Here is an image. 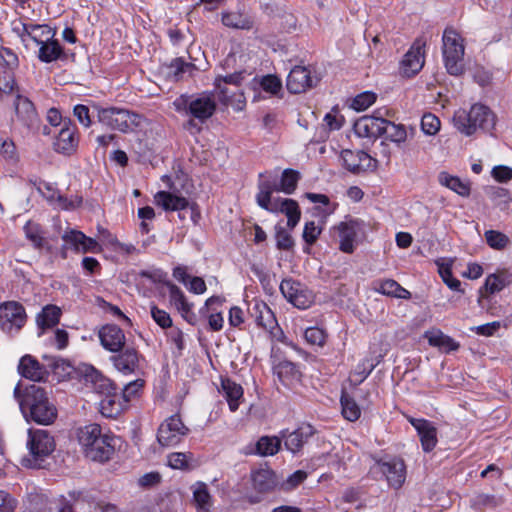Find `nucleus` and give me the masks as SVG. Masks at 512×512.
Segmentation results:
<instances>
[{
	"label": "nucleus",
	"mask_w": 512,
	"mask_h": 512,
	"mask_svg": "<svg viewBox=\"0 0 512 512\" xmlns=\"http://www.w3.org/2000/svg\"><path fill=\"white\" fill-rule=\"evenodd\" d=\"M18 56L8 48L2 47V103L7 110L14 112L12 122L18 121L26 127L32 126L38 120L34 103L23 93L17 84L15 70L18 69Z\"/></svg>",
	"instance_id": "f257e3e1"
},
{
	"label": "nucleus",
	"mask_w": 512,
	"mask_h": 512,
	"mask_svg": "<svg viewBox=\"0 0 512 512\" xmlns=\"http://www.w3.org/2000/svg\"><path fill=\"white\" fill-rule=\"evenodd\" d=\"M13 394L27 421L50 425L57 419V407L50 400L49 393L44 387L30 384L22 388L17 384Z\"/></svg>",
	"instance_id": "f03ea898"
},
{
	"label": "nucleus",
	"mask_w": 512,
	"mask_h": 512,
	"mask_svg": "<svg viewBox=\"0 0 512 512\" xmlns=\"http://www.w3.org/2000/svg\"><path fill=\"white\" fill-rule=\"evenodd\" d=\"M78 440L87 458L105 462L114 453L116 438L103 433L99 424L93 423L79 429Z\"/></svg>",
	"instance_id": "7ed1b4c3"
},
{
	"label": "nucleus",
	"mask_w": 512,
	"mask_h": 512,
	"mask_svg": "<svg viewBox=\"0 0 512 512\" xmlns=\"http://www.w3.org/2000/svg\"><path fill=\"white\" fill-rule=\"evenodd\" d=\"M453 124L465 136H472L477 130L491 133L496 125V115L489 107L477 103L468 111L457 110L453 116Z\"/></svg>",
	"instance_id": "20e7f679"
},
{
	"label": "nucleus",
	"mask_w": 512,
	"mask_h": 512,
	"mask_svg": "<svg viewBox=\"0 0 512 512\" xmlns=\"http://www.w3.org/2000/svg\"><path fill=\"white\" fill-rule=\"evenodd\" d=\"M178 113L190 116L188 125H194V120L204 123L216 111V101L212 94L199 93L196 95H181L173 102Z\"/></svg>",
	"instance_id": "39448f33"
},
{
	"label": "nucleus",
	"mask_w": 512,
	"mask_h": 512,
	"mask_svg": "<svg viewBox=\"0 0 512 512\" xmlns=\"http://www.w3.org/2000/svg\"><path fill=\"white\" fill-rule=\"evenodd\" d=\"M465 44L461 34L453 27H446L442 36V55L447 72L453 76L463 74Z\"/></svg>",
	"instance_id": "423d86ee"
},
{
	"label": "nucleus",
	"mask_w": 512,
	"mask_h": 512,
	"mask_svg": "<svg viewBox=\"0 0 512 512\" xmlns=\"http://www.w3.org/2000/svg\"><path fill=\"white\" fill-rule=\"evenodd\" d=\"M97 116L103 125L123 133L142 129L147 122L142 115L117 107L98 108Z\"/></svg>",
	"instance_id": "0eeeda50"
},
{
	"label": "nucleus",
	"mask_w": 512,
	"mask_h": 512,
	"mask_svg": "<svg viewBox=\"0 0 512 512\" xmlns=\"http://www.w3.org/2000/svg\"><path fill=\"white\" fill-rule=\"evenodd\" d=\"M27 448L29 458L24 459L25 465L31 468H42L43 461L54 451V439L46 430L29 429Z\"/></svg>",
	"instance_id": "6e6552de"
},
{
	"label": "nucleus",
	"mask_w": 512,
	"mask_h": 512,
	"mask_svg": "<svg viewBox=\"0 0 512 512\" xmlns=\"http://www.w3.org/2000/svg\"><path fill=\"white\" fill-rule=\"evenodd\" d=\"M189 432L190 429L183 423L180 415H171L160 424L157 441L163 447H174L180 444Z\"/></svg>",
	"instance_id": "1a4fd4ad"
},
{
	"label": "nucleus",
	"mask_w": 512,
	"mask_h": 512,
	"mask_svg": "<svg viewBox=\"0 0 512 512\" xmlns=\"http://www.w3.org/2000/svg\"><path fill=\"white\" fill-rule=\"evenodd\" d=\"M169 188L170 191H159L154 195L155 204L165 211H182L189 208L191 220L197 223L200 217L197 204L178 194L171 185Z\"/></svg>",
	"instance_id": "9d476101"
},
{
	"label": "nucleus",
	"mask_w": 512,
	"mask_h": 512,
	"mask_svg": "<svg viewBox=\"0 0 512 512\" xmlns=\"http://www.w3.org/2000/svg\"><path fill=\"white\" fill-rule=\"evenodd\" d=\"M249 312L259 327L266 330L273 339H280L283 333L278 326L274 313L265 302L252 301L249 305Z\"/></svg>",
	"instance_id": "9b49d317"
},
{
	"label": "nucleus",
	"mask_w": 512,
	"mask_h": 512,
	"mask_svg": "<svg viewBox=\"0 0 512 512\" xmlns=\"http://www.w3.org/2000/svg\"><path fill=\"white\" fill-rule=\"evenodd\" d=\"M425 46L426 40L418 37L404 55L401 64L400 72L406 77L416 75L424 66L425 62Z\"/></svg>",
	"instance_id": "f8f14e48"
},
{
	"label": "nucleus",
	"mask_w": 512,
	"mask_h": 512,
	"mask_svg": "<svg viewBox=\"0 0 512 512\" xmlns=\"http://www.w3.org/2000/svg\"><path fill=\"white\" fill-rule=\"evenodd\" d=\"M27 315L22 304L16 301L2 303V331L14 335L25 325Z\"/></svg>",
	"instance_id": "ddd939ff"
},
{
	"label": "nucleus",
	"mask_w": 512,
	"mask_h": 512,
	"mask_svg": "<svg viewBox=\"0 0 512 512\" xmlns=\"http://www.w3.org/2000/svg\"><path fill=\"white\" fill-rule=\"evenodd\" d=\"M280 290L287 301L299 309H307L313 303L312 293L298 281L284 279Z\"/></svg>",
	"instance_id": "4468645a"
},
{
	"label": "nucleus",
	"mask_w": 512,
	"mask_h": 512,
	"mask_svg": "<svg viewBox=\"0 0 512 512\" xmlns=\"http://www.w3.org/2000/svg\"><path fill=\"white\" fill-rule=\"evenodd\" d=\"M79 374L83 385L98 394L108 395L117 388L106 377H104L98 370L90 365H85L79 369Z\"/></svg>",
	"instance_id": "2eb2a0df"
},
{
	"label": "nucleus",
	"mask_w": 512,
	"mask_h": 512,
	"mask_svg": "<svg viewBox=\"0 0 512 512\" xmlns=\"http://www.w3.org/2000/svg\"><path fill=\"white\" fill-rule=\"evenodd\" d=\"M380 472L386 477L390 487L399 489L406 479V465L400 458L377 462Z\"/></svg>",
	"instance_id": "dca6fc26"
},
{
	"label": "nucleus",
	"mask_w": 512,
	"mask_h": 512,
	"mask_svg": "<svg viewBox=\"0 0 512 512\" xmlns=\"http://www.w3.org/2000/svg\"><path fill=\"white\" fill-rule=\"evenodd\" d=\"M315 433V430L310 424H302L296 430L289 432L287 430L280 432L281 440H284L285 448L293 454L298 453L307 443L310 437Z\"/></svg>",
	"instance_id": "f3484780"
},
{
	"label": "nucleus",
	"mask_w": 512,
	"mask_h": 512,
	"mask_svg": "<svg viewBox=\"0 0 512 512\" xmlns=\"http://www.w3.org/2000/svg\"><path fill=\"white\" fill-rule=\"evenodd\" d=\"M317 81L308 68L295 66L287 76L286 87L289 92L299 94L315 86Z\"/></svg>",
	"instance_id": "a211bd4d"
},
{
	"label": "nucleus",
	"mask_w": 512,
	"mask_h": 512,
	"mask_svg": "<svg viewBox=\"0 0 512 512\" xmlns=\"http://www.w3.org/2000/svg\"><path fill=\"white\" fill-rule=\"evenodd\" d=\"M258 193L256 195L257 204L272 213H282L285 207L286 198H272L274 192V183L270 181H261L258 185Z\"/></svg>",
	"instance_id": "6ab92c4d"
},
{
	"label": "nucleus",
	"mask_w": 512,
	"mask_h": 512,
	"mask_svg": "<svg viewBox=\"0 0 512 512\" xmlns=\"http://www.w3.org/2000/svg\"><path fill=\"white\" fill-rule=\"evenodd\" d=\"M98 337L104 349L119 352L125 347L126 337L123 330L115 324H106L98 332Z\"/></svg>",
	"instance_id": "aec40b11"
},
{
	"label": "nucleus",
	"mask_w": 512,
	"mask_h": 512,
	"mask_svg": "<svg viewBox=\"0 0 512 512\" xmlns=\"http://www.w3.org/2000/svg\"><path fill=\"white\" fill-rule=\"evenodd\" d=\"M110 361L113 366L124 374H131L138 368L139 354L133 347H124L119 352H113Z\"/></svg>",
	"instance_id": "412c9836"
},
{
	"label": "nucleus",
	"mask_w": 512,
	"mask_h": 512,
	"mask_svg": "<svg viewBox=\"0 0 512 512\" xmlns=\"http://www.w3.org/2000/svg\"><path fill=\"white\" fill-rule=\"evenodd\" d=\"M409 422L418 433L422 449L425 452L432 451L438 442L437 429L433 423L422 418H409Z\"/></svg>",
	"instance_id": "4be33fe9"
},
{
	"label": "nucleus",
	"mask_w": 512,
	"mask_h": 512,
	"mask_svg": "<svg viewBox=\"0 0 512 512\" xmlns=\"http://www.w3.org/2000/svg\"><path fill=\"white\" fill-rule=\"evenodd\" d=\"M18 370L24 378L34 382H45L50 375L47 368L31 355L20 359Z\"/></svg>",
	"instance_id": "5701e85b"
},
{
	"label": "nucleus",
	"mask_w": 512,
	"mask_h": 512,
	"mask_svg": "<svg viewBox=\"0 0 512 512\" xmlns=\"http://www.w3.org/2000/svg\"><path fill=\"white\" fill-rule=\"evenodd\" d=\"M341 160L344 167L353 173H360L372 167L373 159L364 151L343 150Z\"/></svg>",
	"instance_id": "b1692460"
},
{
	"label": "nucleus",
	"mask_w": 512,
	"mask_h": 512,
	"mask_svg": "<svg viewBox=\"0 0 512 512\" xmlns=\"http://www.w3.org/2000/svg\"><path fill=\"white\" fill-rule=\"evenodd\" d=\"M75 131L76 128L74 126L64 123L54 141V149L59 153L71 154L76 149L78 143Z\"/></svg>",
	"instance_id": "393cba45"
},
{
	"label": "nucleus",
	"mask_w": 512,
	"mask_h": 512,
	"mask_svg": "<svg viewBox=\"0 0 512 512\" xmlns=\"http://www.w3.org/2000/svg\"><path fill=\"white\" fill-rule=\"evenodd\" d=\"M381 116H364L358 119L354 124L355 133L359 137L377 138L381 136Z\"/></svg>",
	"instance_id": "a878e982"
},
{
	"label": "nucleus",
	"mask_w": 512,
	"mask_h": 512,
	"mask_svg": "<svg viewBox=\"0 0 512 512\" xmlns=\"http://www.w3.org/2000/svg\"><path fill=\"white\" fill-rule=\"evenodd\" d=\"M126 406L117 390L104 396L99 403L101 414L107 418H116Z\"/></svg>",
	"instance_id": "bb28decb"
},
{
	"label": "nucleus",
	"mask_w": 512,
	"mask_h": 512,
	"mask_svg": "<svg viewBox=\"0 0 512 512\" xmlns=\"http://www.w3.org/2000/svg\"><path fill=\"white\" fill-rule=\"evenodd\" d=\"M425 338L431 346L437 347L446 353L456 351L460 347L458 342H456L452 337L444 334L439 329L426 331Z\"/></svg>",
	"instance_id": "cd10ccee"
},
{
	"label": "nucleus",
	"mask_w": 512,
	"mask_h": 512,
	"mask_svg": "<svg viewBox=\"0 0 512 512\" xmlns=\"http://www.w3.org/2000/svg\"><path fill=\"white\" fill-rule=\"evenodd\" d=\"M63 239L67 243H71L78 250H82L83 252H98L100 250V246L96 240L93 238L87 237L84 233L76 230H71L67 232Z\"/></svg>",
	"instance_id": "c85d7f7f"
},
{
	"label": "nucleus",
	"mask_w": 512,
	"mask_h": 512,
	"mask_svg": "<svg viewBox=\"0 0 512 512\" xmlns=\"http://www.w3.org/2000/svg\"><path fill=\"white\" fill-rule=\"evenodd\" d=\"M252 482L255 490L261 493L270 492L278 485L277 476L270 469H259L252 474Z\"/></svg>",
	"instance_id": "c756f323"
},
{
	"label": "nucleus",
	"mask_w": 512,
	"mask_h": 512,
	"mask_svg": "<svg viewBox=\"0 0 512 512\" xmlns=\"http://www.w3.org/2000/svg\"><path fill=\"white\" fill-rule=\"evenodd\" d=\"M336 229L339 232L340 250L345 253H352L357 235L356 222L353 220L341 222Z\"/></svg>",
	"instance_id": "7c9ffc66"
},
{
	"label": "nucleus",
	"mask_w": 512,
	"mask_h": 512,
	"mask_svg": "<svg viewBox=\"0 0 512 512\" xmlns=\"http://www.w3.org/2000/svg\"><path fill=\"white\" fill-rule=\"evenodd\" d=\"M61 314V309L56 305L49 304L43 307L36 317L37 326L41 330L39 335H41L45 329L56 326L60 321Z\"/></svg>",
	"instance_id": "2f4dec72"
},
{
	"label": "nucleus",
	"mask_w": 512,
	"mask_h": 512,
	"mask_svg": "<svg viewBox=\"0 0 512 512\" xmlns=\"http://www.w3.org/2000/svg\"><path fill=\"white\" fill-rule=\"evenodd\" d=\"M39 192L45 197L48 201L53 202L57 201L59 206L62 209H74L79 206L81 203V199L75 198V200H68L63 197L51 184L43 183L38 187Z\"/></svg>",
	"instance_id": "473e14b6"
},
{
	"label": "nucleus",
	"mask_w": 512,
	"mask_h": 512,
	"mask_svg": "<svg viewBox=\"0 0 512 512\" xmlns=\"http://www.w3.org/2000/svg\"><path fill=\"white\" fill-rule=\"evenodd\" d=\"M3 161L5 162V168L8 175L13 176L18 172L20 157L14 142H2V162Z\"/></svg>",
	"instance_id": "72a5a7b5"
},
{
	"label": "nucleus",
	"mask_w": 512,
	"mask_h": 512,
	"mask_svg": "<svg viewBox=\"0 0 512 512\" xmlns=\"http://www.w3.org/2000/svg\"><path fill=\"white\" fill-rule=\"evenodd\" d=\"M374 289L381 294L400 299H409L411 297V293L393 279L375 282Z\"/></svg>",
	"instance_id": "f704fd0d"
},
{
	"label": "nucleus",
	"mask_w": 512,
	"mask_h": 512,
	"mask_svg": "<svg viewBox=\"0 0 512 512\" xmlns=\"http://www.w3.org/2000/svg\"><path fill=\"white\" fill-rule=\"evenodd\" d=\"M274 373L277 375L278 379L287 386L300 379V371L297 366L287 360L280 361L276 364L274 366Z\"/></svg>",
	"instance_id": "c9c22d12"
},
{
	"label": "nucleus",
	"mask_w": 512,
	"mask_h": 512,
	"mask_svg": "<svg viewBox=\"0 0 512 512\" xmlns=\"http://www.w3.org/2000/svg\"><path fill=\"white\" fill-rule=\"evenodd\" d=\"M192 491L193 501L198 512H210L213 503L207 485L203 482H197L192 486Z\"/></svg>",
	"instance_id": "e433bc0d"
},
{
	"label": "nucleus",
	"mask_w": 512,
	"mask_h": 512,
	"mask_svg": "<svg viewBox=\"0 0 512 512\" xmlns=\"http://www.w3.org/2000/svg\"><path fill=\"white\" fill-rule=\"evenodd\" d=\"M221 386L230 410L232 412L236 411L243 396L242 387L230 379H223Z\"/></svg>",
	"instance_id": "4c0bfd02"
},
{
	"label": "nucleus",
	"mask_w": 512,
	"mask_h": 512,
	"mask_svg": "<svg viewBox=\"0 0 512 512\" xmlns=\"http://www.w3.org/2000/svg\"><path fill=\"white\" fill-rule=\"evenodd\" d=\"M438 180L442 186L449 188L462 197H467L470 194L469 182L462 181L460 178L452 176L447 172L439 173Z\"/></svg>",
	"instance_id": "58836bf2"
},
{
	"label": "nucleus",
	"mask_w": 512,
	"mask_h": 512,
	"mask_svg": "<svg viewBox=\"0 0 512 512\" xmlns=\"http://www.w3.org/2000/svg\"><path fill=\"white\" fill-rule=\"evenodd\" d=\"M39 46L38 57L42 62L50 63L56 61L63 54L62 47L56 40L46 38Z\"/></svg>",
	"instance_id": "ea45409f"
},
{
	"label": "nucleus",
	"mask_w": 512,
	"mask_h": 512,
	"mask_svg": "<svg viewBox=\"0 0 512 512\" xmlns=\"http://www.w3.org/2000/svg\"><path fill=\"white\" fill-rule=\"evenodd\" d=\"M381 126V136L386 135V138L390 141L400 144L403 143L407 138L406 128L402 124H395L386 119H382L380 121Z\"/></svg>",
	"instance_id": "a19ab883"
},
{
	"label": "nucleus",
	"mask_w": 512,
	"mask_h": 512,
	"mask_svg": "<svg viewBox=\"0 0 512 512\" xmlns=\"http://www.w3.org/2000/svg\"><path fill=\"white\" fill-rule=\"evenodd\" d=\"M222 23L226 27L242 30H250L253 27L252 19L243 13L225 12L222 14Z\"/></svg>",
	"instance_id": "79ce46f5"
},
{
	"label": "nucleus",
	"mask_w": 512,
	"mask_h": 512,
	"mask_svg": "<svg viewBox=\"0 0 512 512\" xmlns=\"http://www.w3.org/2000/svg\"><path fill=\"white\" fill-rule=\"evenodd\" d=\"M281 447V438L277 436H262L256 442L255 452L260 456L275 455Z\"/></svg>",
	"instance_id": "37998d69"
},
{
	"label": "nucleus",
	"mask_w": 512,
	"mask_h": 512,
	"mask_svg": "<svg viewBox=\"0 0 512 512\" xmlns=\"http://www.w3.org/2000/svg\"><path fill=\"white\" fill-rule=\"evenodd\" d=\"M11 29L12 31L18 35L23 41H25L24 37L27 36L30 39H36L35 31H44L47 32V34L50 33V29L46 25H38V24H27L23 23L21 20H14L11 23Z\"/></svg>",
	"instance_id": "c03bdc74"
},
{
	"label": "nucleus",
	"mask_w": 512,
	"mask_h": 512,
	"mask_svg": "<svg viewBox=\"0 0 512 512\" xmlns=\"http://www.w3.org/2000/svg\"><path fill=\"white\" fill-rule=\"evenodd\" d=\"M218 90L220 94V101L227 106H231L236 111H241L245 107V97L240 89L237 92H233L231 95L228 94V87L218 84Z\"/></svg>",
	"instance_id": "a18cd8bd"
},
{
	"label": "nucleus",
	"mask_w": 512,
	"mask_h": 512,
	"mask_svg": "<svg viewBox=\"0 0 512 512\" xmlns=\"http://www.w3.org/2000/svg\"><path fill=\"white\" fill-rule=\"evenodd\" d=\"M300 179L298 171L293 169H285L282 172L279 186L274 184V191H281L285 194H292L297 187V183Z\"/></svg>",
	"instance_id": "49530a36"
},
{
	"label": "nucleus",
	"mask_w": 512,
	"mask_h": 512,
	"mask_svg": "<svg viewBox=\"0 0 512 512\" xmlns=\"http://www.w3.org/2000/svg\"><path fill=\"white\" fill-rule=\"evenodd\" d=\"M170 301L175 307L182 313L184 317L191 311L192 305L186 300V297L182 290L173 283H168Z\"/></svg>",
	"instance_id": "de8ad7c7"
},
{
	"label": "nucleus",
	"mask_w": 512,
	"mask_h": 512,
	"mask_svg": "<svg viewBox=\"0 0 512 512\" xmlns=\"http://www.w3.org/2000/svg\"><path fill=\"white\" fill-rule=\"evenodd\" d=\"M511 282L510 275L506 272L491 274L486 278L485 288L490 293L501 291Z\"/></svg>",
	"instance_id": "09e8293b"
},
{
	"label": "nucleus",
	"mask_w": 512,
	"mask_h": 512,
	"mask_svg": "<svg viewBox=\"0 0 512 512\" xmlns=\"http://www.w3.org/2000/svg\"><path fill=\"white\" fill-rule=\"evenodd\" d=\"M342 414L349 421H356L361 415V410L353 398L347 394L341 396Z\"/></svg>",
	"instance_id": "8fccbe9b"
},
{
	"label": "nucleus",
	"mask_w": 512,
	"mask_h": 512,
	"mask_svg": "<svg viewBox=\"0 0 512 512\" xmlns=\"http://www.w3.org/2000/svg\"><path fill=\"white\" fill-rule=\"evenodd\" d=\"M283 214L287 217V226L293 229L300 221L301 211L298 203L293 199H285Z\"/></svg>",
	"instance_id": "3c124183"
},
{
	"label": "nucleus",
	"mask_w": 512,
	"mask_h": 512,
	"mask_svg": "<svg viewBox=\"0 0 512 512\" xmlns=\"http://www.w3.org/2000/svg\"><path fill=\"white\" fill-rule=\"evenodd\" d=\"M24 232L26 237L32 242L34 247L42 248L44 245V237L40 226L34 222H27L24 226Z\"/></svg>",
	"instance_id": "603ef678"
},
{
	"label": "nucleus",
	"mask_w": 512,
	"mask_h": 512,
	"mask_svg": "<svg viewBox=\"0 0 512 512\" xmlns=\"http://www.w3.org/2000/svg\"><path fill=\"white\" fill-rule=\"evenodd\" d=\"M485 239L487 244L497 250L504 249L508 243L509 238L502 232L496 230H488L485 232Z\"/></svg>",
	"instance_id": "864d4df0"
},
{
	"label": "nucleus",
	"mask_w": 512,
	"mask_h": 512,
	"mask_svg": "<svg viewBox=\"0 0 512 512\" xmlns=\"http://www.w3.org/2000/svg\"><path fill=\"white\" fill-rule=\"evenodd\" d=\"M441 122L432 113H426L421 119V129L426 135H435L440 130Z\"/></svg>",
	"instance_id": "5fc2aeb1"
},
{
	"label": "nucleus",
	"mask_w": 512,
	"mask_h": 512,
	"mask_svg": "<svg viewBox=\"0 0 512 512\" xmlns=\"http://www.w3.org/2000/svg\"><path fill=\"white\" fill-rule=\"evenodd\" d=\"M376 94L365 91L358 94L352 101L351 107L356 111H363L370 107L376 101Z\"/></svg>",
	"instance_id": "6e6d98bb"
},
{
	"label": "nucleus",
	"mask_w": 512,
	"mask_h": 512,
	"mask_svg": "<svg viewBox=\"0 0 512 512\" xmlns=\"http://www.w3.org/2000/svg\"><path fill=\"white\" fill-rule=\"evenodd\" d=\"M191 68L192 64L185 62L181 58H176L172 60L168 67V75L172 76L175 80H179L187 71H190Z\"/></svg>",
	"instance_id": "4d7b16f0"
},
{
	"label": "nucleus",
	"mask_w": 512,
	"mask_h": 512,
	"mask_svg": "<svg viewBox=\"0 0 512 512\" xmlns=\"http://www.w3.org/2000/svg\"><path fill=\"white\" fill-rule=\"evenodd\" d=\"M304 338L311 345L323 346L326 334L318 327H309L304 332Z\"/></svg>",
	"instance_id": "13d9d810"
},
{
	"label": "nucleus",
	"mask_w": 512,
	"mask_h": 512,
	"mask_svg": "<svg viewBox=\"0 0 512 512\" xmlns=\"http://www.w3.org/2000/svg\"><path fill=\"white\" fill-rule=\"evenodd\" d=\"M470 505L474 509L481 510L485 507L495 506L496 500L493 495L478 493L470 499Z\"/></svg>",
	"instance_id": "bf43d9fd"
},
{
	"label": "nucleus",
	"mask_w": 512,
	"mask_h": 512,
	"mask_svg": "<svg viewBox=\"0 0 512 512\" xmlns=\"http://www.w3.org/2000/svg\"><path fill=\"white\" fill-rule=\"evenodd\" d=\"M276 242L278 249L289 250L293 247L294 241L291 234L281 226L276 227Z\"/></svg>",
	"instance_id": "052dcab7"
},
{
	"label": "nucleus",
	"mask_w": 512,
	"mask_h": 512,
	"mask_svg": "<svg viewBox=\"0 0 512 512\" xmlns=\"http://www.w3.org/2000/svg\"><path fill=\"white\" fill-rule=\"evenodd\" d=\"M439 274H440L443 282L451 290H453V291H461L462 292V290L460 288L461 287V282L458 279H456V278H454L452 276L451 268L448 265H446V266L441 265L439 267Z\"/></svg>",
	"instance_id": "680f3d73"
},
{
	"label": "nucleus",
	"mask_w": 512,
	"mask_h": 512,
	"mask_svg": "<svg viewBox=\"0 0 512 512\" xmlns=\"http://www.w3.org/2000/svg\"><path fill=\"white\" fill-rule=\"evenodd\" d=\"M143 386L144 381L142 379H137L126 384L120 394L124 402L127 404L133 397H135L138 394V392L142 389Z\"/></svg>",
	"instance_id": "e2e57ef3"
},
{
	"label": "nucleus",
	"mask_w": 512,
	"mask_h": 512,
	"mask_svg": "<svg viewBox=\"0 0 512 512\" xmlns=\"http://www.w3.org/2000/svg\"><path fill=\"white\" fill-rule=\"evenodd\" d=\"M321 231L322 228L316 225L314 221L307 222L303 230V240L307 244L313 245L321 234Z\"/></svg>",
	"instance_id": "0e129e2a"
},
{
	"label": "nucleus",
	"mask_w": 512,
	"mask_h": 512,
	"mask_svg": "<svg viewBox=\"0 0 512 512\" xmlns=\"http://www.w3.org/2000/svg\"><path fill=\"white\" fill-rule=\"evenodd\" d=\"M151 317L163 329L170 328L172 326V319L170 315L155 305L151 306Z\"/></svg>",
	"instance_id": "69168bd1"
},
{
	"label": "nucleus",
	"mask_w": 512,
	"mask_h": 512,
	"mask_svg": "<svg viewBox=\"0 0 512 512\" xmlns=\"http://www.w3.org/2000/svg\"><path fill=\"white\" fill-rule=\"evenodd\" d=\"M281 86L282 84L280 79L273 75H267L263 77L261 81V87L263 90L271 94H277L280 91Z\"/></svg>",
	"instance_id": "338daca9"
},
{
	"label": "nucleus",
	"mask_w": 512,
	"mask_h": 512,
	"mask_svg": "<svg viewBox=\"0 0 512 512\" xmlns=\"http://www.w3.org/2000/svg\"><path fill=\"white\" fill-rule=\"evenodd\" d=\"M168 465L173 469H184L188 466V456L182 452H174L168 455Z\"/></svg>",
	"instance_id": "774afa93"
}]
</instances>
